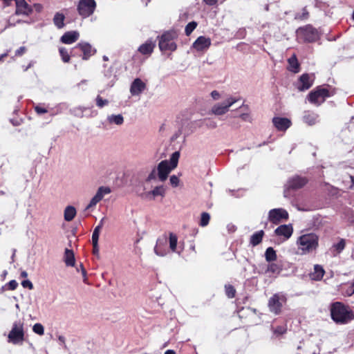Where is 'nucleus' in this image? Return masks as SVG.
Masks as SVG:
<instances>
[{
  "mask_svg": "<svg viewBox=\"0 0 354 354\" xmlns=\"http://www.w3.org/2000/svg\"><path fill=\"white\" fill-rule=\"evenodd\" d=\"M101 229H102L101 225H97L95 227V228L94 229L93 232L100 234V232Z\"/></svg>",
  "mask_w": 354,
  "mask_h": 354,
  "instance_id": "13d9d810",
  "label": "nucleus"
},
{
  "mask_svg": "<svg viewBox=\"0 0 354 354\" xmlns=\"http://www.w3.org/2000/svg\"><path fill=\"white\" fill-rule=\"evenodd\" d=\"M350 178H351V182H352V185H351V186L350 187L353 188L354 187V176H350Z\"/></svg>",
  "mask_w": 354,
  "mask_h": 354,
  "instance_id": "0e129e2a",
  "label": "nucleus"
},
{
  "mask_svg": "<svg viewBox=\"0 0 354 354\" xmlns=\"http://www.w3.org/2000/svg\"><path fill=\"white\" fill-rule=\"evenodd\" d=\"M204 2L209 5V6H213L216 3L217 0H203Z\"/></svg>",
  "mask_w": 354,
  "mask_h": 354,
  "instance_id": "6e6d98bb",
  "label": "nucleus"
},
{
  "mask_svg": "<svg viewBox=\"0 0 354 354\" xmlns=\"http://www.w3.org/2000/svg\"><path fill=\"white\" fill-rule=\"evenodd\" d=\"M156 46V43L153 41L151 39L147 40L145 44H142L138 49V50L142 54L145 55H150L153 48Z\"/></svg>",
  "mask_w": 354,
  "mask_h": 354,
  "instance_id": "4be33fe9",
  "label": "nucleus"
},
{
  "mask_svg": "<svg viewBox=\"0 0 354 354\" xmlns=\"http://www.w3.org/2000/svg\"><path fill=\"white\" fill-rule=\"evenodd\" d=\"M265 258L268 262L275 261L277 259L276 251L272 247L268 248L265 252Z\"/></svg>",
  "mask_w": 354,
  "mask_h": 354,
  "instance_id": "7c9ffc66",
  "label": "nucleus"
},
{
  "mask_svg": "<svg viewBox=\"0 0 354 354\" xmlns=\"http://www.w3.org/2000/svg\"><path fill=\"white\" fill-rule=\"evenodd\" d=\"M345 241L341 239L340 241L333 245L337 254H339L345 248Z\"/></svg>",
  "mask_w": 354,
  "mask_h": 354,
  "instance_id": "4c0bfd02",
  "label": "nucleus"
},
{
  "mask_svg": "<svg viewBox=\"0 0 354 354\" xmlns=\"http://www.w3.org/2000/svg\"><path fill=\"white\" fill-rule=\"evenodd\" d=\"M293 232L291 225H281L275 229L274 233L277 236H283L285 239H289Z\"/></svg>",
  "mask_w": 354,
  "mask_h": 354,
  "instance_id": "6ab92c4d",
  "label": "nucleus"
},
{
  "mask_svg": "<svg viewBox=\"0 0 354 354\" xmlns=\"http://www.w3.org/2000/svg\"><path fill=\"white\" fill-rule=\"evenodd\" d=\"M32 66V62H30L27 66H25L24 68V71H26L29 68H30Z\"/></svg>",
  "mask_w": 354,
  "mask_h": 354,
  "instance_id": "69168bd1",
  "label": "nucleus"
},
{
  "mask_svg": "<svg viewBox=\"0 0 354 354\" xmlns=\"http://www.w3.org/2000/svg\"><path fill=\"white\" fill-rule=\"evenodd\" d=\"M58 339L61 344L65 346V338L63 336H59Z\"/></svg>",
  "mask_w": 354,
  "mask_h": 354,
  "instance_id": "052dcab7",
  "label": "nucleus"
},
{
  "mask_svg": "<svg viewBox=\"0 0 354 354\" xmlns=\"http://www.w3.org/2000/svg\"><path fill=\"white\" fill-rule=\"evenodd\" d=\"M21 286L25 288H28L32 290L33 288V285L30 280H24L21 282Z\"/></svg>",
  "mask_w": 354,
  "mask_h": 354,
  "instance_id": "a18cd8bd",
  "label": "nucleus"
},
{
  "mask_svg": "<svg viewBox=\"0 0 354 354\" xmlns=\"http://www.w3.org/2000/svg\"><path fill=\"white\" fill-rule=\"evenodd\" d=\"M76 209L73 206H67L64 212V217L65 221H71L76 215Z\"/></svg>",
  "mask_w": 354,
  "mask_h": 354,
  "instance_id": "bb28decb",
  "label": "nucleus"
},
{
  "mask_svg": "<svg viewBox=\"0 0 354 354\" xmlns=\"http://www.w3.org/2000/svg\"><path fill=\"white\" fill-rule=\"evenodd\" d=\"M165 354H176L175 352L172 350H167Z\"/></svg>",
  "mask_w": 354,
  "mask_h": 354,
  "instance_id": "338daca9",
  "label": "nucleus"
},
{
  "mask_svg": "<svg viewBox=\"0 0 354 354\" xmlns=\"http://www.w3.org/2000/svg\"><path fill=\"white\" fill-rule=\"evenodd\" d=\"M32 330L35 333L39 335H43L44 334V328L39 323H37L33 326Z\"/></svg>",
  "mask_w": 354,
  "mask_h": 354,
  "instance_id": "c9c22d12",
  "label": "nucleus"
},
{
  "mask_svg": "<svg viewBox=\"0 0 354 354\" xmlns=\"http://www.w3.org/2000/svg\"><path fill=\"white\" fill-rule=\"evenodd\" d=\"M107 120L110 124L122 125L124 122V118L121 114L110 115L107 117Z\"/></svg>",
  "mask_w": 354,
  "mask_h": 354,
  "instance_id": "c756f323",
  "label": "nucleus"
},
{
  "mask_svg": "<svg viewBox=\"0 0 354 354\" xmlns=\"http://www.w3.org/2000/svg\"><path fill=\"white\" fill-rule=\"evenodd\" d=\"M93 253L94 254H98L99 252V248H98V243H97V245H93Z\"/></svg>",
  "mask_w": 354,
  "mask_h": 354,
  "instance_id": "bf43d9fd",
  "label": "nucleus"
},
{
  "mask_svg": "<svg viewBox=\"0 0 354 354\" xmlns=\"http://www.w3.org/2000/svg\"><path fill=\"white\" fill-rule=\"evenodd\" d=\"M330 310L331 318L336 324H346L354 319L353 311L342 302L333 303Z\"/></svg>",
  "mask_w": 354,
  "mask_h": 354,
  "instance_id": "f257e3e1",
  "label": "nucleus"
},
{
  "mask_svg": "<svg viewBox=\"0 0 354 354\" xmlns=\"http://www.w3.org/2000/svg\"><path fill=\"white\" fill-rule=\"evenodd\" d=\"M225 292L229 298H233L235 296V290L232 286H225Z\"/></svg>",
  "mask_w": 354,
  "mask_h": 354,
  "instance_id": "ea45409f",
  "label": "nucleus"
},
{
  "mask_svg": "<svg viewBox=\"0 0 354 354\" xmlns=\"http://www.w3.org/2000/svg\"><path fill=\"white\" fill-rule=\"evenodd\" d=\"M26 51V47L24 46H21L20 47L19 49H17L15 52V55L16 56H21L24 53H25V52Z\"/></svg>",
  "mask_w": 354,
  "mask_h": 354,
  "instance_id": "8fccbe9b",
  "label": "nucleus"
},
{
  "mask_svg": "<svg viewBox=\"0 0 354 354\" xmlns=\"http://www.w3.org/2000/svg\"><path fill=\"white\" fill-rule=\"evenodd\" d=\"M180 152L175 151L171 154L169 160H162L158 165V177L160 181H165L169 174L177 167Z\"/></svg>",
  "mask_w": 354,
  "mask_h": 354,
  "instance_id": "f03ea898",
  "label": "nucleus"
},
{
  "mask_svg": "<svg viewBox=\"0 0 354 354\" xmlns=\"http://www.w3.org/2000/svg\"><path fill=\"white\" fill-rule=\"evenodd\" d=\"M174 33L167 32L162 35L159 40V48L162 51H174L176 49V44L174 42Z\"/></svg>",
  "mask_w": 354,
  "mask_h": 354,
  "instance_id": "423d86ee",
  "label": "nucleus"
},
{
  "mask_svg": "<svg viewBox=\"0 0 354 354\" xmlns=\"http://www.w3.org/2000/svg\"><path fill=\"white\" fill-rule=\"evenodd\" d=\"M165 194V189L163 186H158L156 187L152 191L148 192V195H151L153 198H155L156 196H162L163 197Z\"/></svg>",
  "mask_w": 354,
  "mask_h": 354,
  "instance_id": "2f4dec72",
  "label": "nucleus"
},
{
  "mask_svg": "<svg viewBox=\"0 0 354 354\" xmlns=\"http://www.w3.org/2000/svg\"><path fill=\"white\" fill-rule=\"evenodd\" d=\"M95 100L96 104L99 108H102L109 104V101L107 100H103L100 95L97 96Z\"/></svg>",
  "mask_w": 354,
  "mask_h": 354,
  "instance_id": "58836bf2",
  "label": "nucleus"
},
{
  "mask_svg": "<svg viewBox=\"0 0 354 354\" xmlns=\"http://www.w3.org/2000/svg\"><path fill=\"white\" fill-rule=\"evenodd\" d=\"M205 124L209 129H215L217 127L216 122L207 119L205 120Z\"/></svg>",
  "mask_w": 354,
  "mask_h": 354,
  "instance_id": "c03bdc74",
  "label": "nucleus"
},
{
  "mask_svg": "<svg viewBox=\"0 0 354 354\" xmlns=\"http://www.w3.org/2000/svg\"><path fill=\"white\" fill-rule=\"evenodd\" d=\"M209 219H210V215L207 212H203L201 214L199 225L201 227L207 226L209 222Z\"/></svg>",
  "mask_w": 354,
  "mask_h": 354,
  "instance_id": "72a5a7b5",
  "label": "nucleus"
},
{
  "mask_svg": "<svg viewBox=\"0 0 354 354\" xmlns=\"http://www.w3.org/2000/svg\"><path fill=\"white\" fill-rule=\"evenodd\" d=\"M238 100L235 97H228L225 102L214 104L212 107L211 111L216 115H224L229 111L230 107H231Z\"/></svg>",
  "mask_w": 354,
  "mask_h": 354,
  "instance_id": "6e6552de",
  "label": "nucleus"
},
{
  "mask_svg": "<svg viewBox=\"0 0 354 354\" xmlns=\"http://www.w3.org/2000/svg\"><path fill=\"white\" fill-rule=\"evenodd\" d=\"M111 192L109 187H100L95 194V195L91 198L89 203L85 208V211L89 210L94 208L95 205L104 198L106 194H110Z\"/></svg>",
  "mask_w": 354,
  "mask_h": 354,
  "instance_id": "9b49d317",
  "label": "nucleus"
},
{
  "mask_svg": "<svg viewBox=\"0 0 354 354\" xmlns=\"http://www.w3.org/2000/svg\"><path fill=\"white\" fill-rule=\"evenodd\" d=\"M288 69L295 73L299 71V64L296 56L294 55L288 59Z\"/></svg>",
  "mask_w": 354,
  "mask_h": 354,
  "instance_id": "393cba45",
  "label": "nucleus"
},
{
  "mask_svg": "<svg viewBox=\"0 0 354 354\" xmlns=\"http://www.w3.org/2000/svg\"><path fill=\"white\" fill-rule=\"evenodd\" d=\"M264 232L263 230L258 231L253 234L250 237V243L253 246L259 245L261 241Z\"/></svg>",
  "mask_w": 354,
  "mask_h": 354,
  "instance_id": "c85d7f7f",
  "label": "nucleus"
},
{
  "mask_svg": "<svg viewBox=\"0 0 354 354\" xmlns=\"http://www.w3.org/2000/svg\"><path fill=\"white\" fill-rule=\"evenodd\" d=\"M80 37L79 32L76 30L65 32L61 37L60 41L65 44H71L75 42Z\"/></svg>",
  "mask_w": 354,
  "mask_h": 354,
  "instance_id": "f3484780",
  "label": "nucleus"
},
{
  "mask_svg": "<svg viewBox=\"0 0 354 354\" xmlns=\"http://www.w3.org/2000/svg\"><path fill=\"white\" fill-rule=\"evenodd\" d=\"M318 241L319 238L315 234L309 233L300 236L297 241V244L301 254H305L317 249Z\"/></svg>",
  "mask_w": 354,
  "mask_h": 354,
  "instance_id": "7ed1b4c3",
  "label": "nucleus"
},
{
  "mask_svg": "<svg viewBox=\"0 0 354 354\" xmlns=\"http://www.w3.org/2000/svg\"><path fill=\"white\" fill-rule=\"evenodd\" d=\"M197 24L195 21L189 22L185 27V34L189 35L193 30L196 28Z\"/></svg>",
  "mask_w": 354,
  "mask_h": 354,
  "instance_id": "e433bc0d",
  "label": "nucleus"
},
{
  "mask_svg": "<svg viewBox=\"0 0 354 354\" xmlns=\"http://www.w3.org/2000/svg\"><path fill=\"white\" fill-rule=\"evenodd\" d=\"M168 239L165 234L160 236L157 241L156 244L154 247V252L157 256L159 257H165L168 252L169 250L167 248Z\"/></svg>",
  "mask_w": 354,
  "mask_h": 354,
  "instance_id": "f8f14e48",
  "label": "nucleus"
},
{
  "mask_svg": "<svg viewBox=\"0 0 354 354\" xmlns=\"http://www.w3.org/2000/svg\"><path fill=\"white\" fill-rule=\"evenodd\" d=\"M8 55V53H4L0 55V61L2 60L3 57H6Z\"/></svg>",
  "mask_w": 354,
  "mask_h": 354,
  "instance_id": "774afa93",
  "label": "nucleus"
},
{
  "mask_svg": "<svg viewBox=\"0 0 354 354\" xmlns=\"http://www.w3.org/2000/svg\"><path fill=\"white\" fill-rule=\"evenodd\" d=\"M21 277L22 278H26V277H28V273H27V272H26V271H22V272H21Z\"/></svg>",
  "mask_w": 354,
  "mask_h": 354,
  "instance_id": "e2e57ef3",
  "label": "nucleus"
},
{
  "mask_svg": "<svg viewBox=\"0 0 354 354\" xmlns=\"http://www.w3.org/2000/svg\"><path fill=\"white\" fill-rule=\"evenodd\" d=\"M288 218V213L286 209L282 208L272 209L270 210L268 213V220L274 224H277L286 221Z\"/></svg>",
  "mask_w": 354,
  "mask_h": 354,
  "instance_id": "9d476101",
  "label": "nucleus"
},
{
  "mask_svg": "<svg viewBox=\"0 0 354 354\" xmlns=\"http://www.w3.org/2000/svg\"><path fill=\"white\" fill-rule=\"evenodd\" d=\"M156 176V171L155 169H153L151 171V172L150 173V174L149 175L147 180H151L155 179Z\"/></svg>",
  "mask_w": 354,
  "mask_h": 354,
  "instance_id": "864d4df0",
  "label": "nucleus"
},
{
  "mask_svg": "<svg viewBox=\"0 0 354 354\" xmlns=\"http://www.w3.org/2000/svg\"><path fill=\"white\" fill-rule=\"evenodd\" d=\"M211 45V39L204 36L198 37L193 43L192 47L197 51L207 50Z\"/></svg>",
  "mask_w": 354,
  "mask_h": 354,
  "instance_id": "4468645a",
  "label": "nucleus"
},
{
  "mask_svg": "<svg viewBox=\"0 0 354 354\" xmlns=\"http://www.w3.org/2000/svg\"><path fill=\"white\" fill-rule=\"evenodd\" d=\"M287 329L285 326H279L273 329V333L277 335H281L286 333Z\"/></svg>",
  "mask_w": 354,
  "mask_h": 354,
  "instance_id": "79ce46f5",
  "label": "nucleus"
},
{
  "mask_svg": "<svg viewBox=\"0 0 354 354\" xmlns=\"http://www.w3.org/2000/svg\"><path fill=\"white\" fill-rule=\"evenodd\" d=\"M239 117L243 121L250 122L252 121L251 116L250 115L249 113H242L240 115Z\"/></svg>",
  "mask_w": 354,
  "mask_h": 354,
  "instance_id": "de8ad7c7",
  "label": "nucleus"
},
{
  "mask_svg": "<svg viewBox=\"0 0 354 354\" xmlns=\"http://www.w3.org/2000/svg\"><path fill=\"white\" fill-rule=\"evenodd\" d=\"M65 16L64 14L60 12H56L53 17V23L55 26L60 29L64 26Z\"/></svg>",
  "mask_w": 354,
  "mask_h": 354,
  "instance_id": "cd10ccee",
  "label": "nucleus"
},
{
  "mask_svg": "<svg viewBox=\"0 0 354 354\" xmlns=\"http://www.w3.org/2000/svg\"><path fill=\"white\" fill-rule=\"evenodd\" d=\"M302 119L306 124L313 126L319 122V115L311 111H306Z\"/></svg>",
  "mask_w": 354,
  "mask_h": 354,
  "instance_id": "aec40b11",
  "label": "nucleus"
},
{
  "mask_svg": "<svg viewBox=\"0 0 354 354\" xmlns=\"http://www.w3.org/2000/svg\"><path fill=\"white\" fill-rule=\"evenodd\" d=\"M267 271L272 273H278L279 272V268L275 263H270L268 266Z\"/></svg>",
  "mask_w": 354,
  "mask_h": 354,
  "instance_id": "a19ab883",
  "label": "nucleus"
},
{
  "mask_svg": "<svg viewBox=\"0 0 354 354\" xmlns=\"http://www.w3.org/2000/svg\"><path fill=\"white\" fill-rule=\"evenodd\" d=\"M170 183L173 187H177L179 184V178L178 176L173 175L170 177Z\"/></svg>",
  "mask_w": 354,
  "mask_h": 354,
  "instance_id": "37998d69",
  "label": "nucleus"
},
{
  "mask_svg": "<svg viewBox=\"0 0 354 354\" xmlns=\"http://www.w3.org/2000/svg\"><path fill=\"white\" fill-rule=\"evenodd\" d=\"M76 48H79L83 52L82 59L84 60L88 59L96 52V50L93 48L91 45L87 42H80Z\"/></svg>",
  "mask_w": 354,
  "mask_h": 354,
  "instance_id": "dca6fc26",
  "label": "nucleus"
},
{
  "mask_svg": "<svg viewBox=\"0 0 354 354\" xmlns=\"http://www.w3.org/2000/svg\"><path fill=\"white\" fill-rule=\"evenodd\" d=\"M95 6L94 0H80L77 6V10L82 17H87L93 13Z\"/></svg>",
  "mask_w": 354,
  "mask_h": 354,
  "instance_id": "1a4fd4ad",
  "label": "nucleus"
},
{
  "mask_svg": "<svg viewBox=\"0 0 354 354\" xmlns=\"http://www.w3.org/2000/svg\"><path fill=\"white\" fill-rule=\"evenodd\" d=\"M347 293L348 295H352L354 294V282L351 284V286L348 289Z\"/></svg>",
  "mask_w": 354,
  "mask_h": 354,
  "instance_id": "5fc2aeb1",
  "label": "nucleus"
},
{
  "mask_svg": "<svg viewBox=\"0 0 354 354\" xmlns=\"http://www.w3.org/2000/svg\"><path fill=\"white\" fill-rule=\"evenodd\" d=\"M8 342L14 344H18L23 342L24 338L23 323L16 322L13 324L11 330L8 334Z\"/></svg>",
  "mask_w": 354,
  "mask_h": 354,
  "instance_id": "20e7f679",
  "label": "nucleus"
},
{
  "mask_svg": "<svg viewBox=\"0 0 354 354\" xmlns=\"http://www.w3.org/2000/svg\"><path fill=\"white\" fill-rule=\"evenodd\" d=\"M313 79L308 74H303L297 82V87L300 91L308 90L313 85Z\"/></svg>",
  "mask_w": 354,
  "mask_h": 354,
  "instance_id": "2eb2a0df",
  "label": "nucleus"
},
{
  "mask_svg": "<svg viewBox=\"0 0 354 354\" xmlns=\"http://www.w3.org/2000/svg\"><path fill=\"white\" fill-rule=\"evenodd\" d=\"M169 248L174 252H176L178 238L174 233L169 234Z\"/></svg>",
  "mask_w": 354,
  "mask_h": 354,
  "instance_id": "473e14b6",
  "label": "nucleus"
},
{
  "mask_svg": "<svg viewBox=\"0 0 354 354\" xmlns=\"http://www.w3.org/2000/svg\"><path fill=\"white\" fill-rule=\"evenodd\" d=\"M8 288L10 290H15L18 286V283L17 282L15 281V280H11L9 283H8Z\"/></svg>",
  "mask_w": 354,
  "mask_h": 354,
  "instance_id": "09e8293b",
  "label": "nucleus"
},
{
  "mask_svg": "<svg viewBox=\"0 0 354 354\" xmlns=\"http://www.w3.org/2000/svg\"><path fill=\"white\" fill-rule=\"evenodd\" d=\"M35 110L37 114H43L48 112L46 109L41 107L38 105L35 106Z\"/></svg>",
  "mask_w": 354,
  "mask_h": 354,
  "instance_id": "49530a36",
  "label": "nucleus"
},
{
  "mask_svg": "<svg viewBox=\"0 0 354 354\" xmlns=\"http://www.w3.org/2000/svg\"><path fill=\"white\" fill-rule=\"evenodd\" d=\"M274 127L279 131H286L290 127L291 122L286 118L275 117L272 119Z\"/></svg>",
  "mask_w": 354,
  "mask_h": 354,
  "instance_id": "a211bd4d",
  "label": "nucleus"
},
{
  "mask_svg": "<svg viewBox=\"0 0 354 354\" xmlns=\"http://www.w3.org/2000/svg\"><path fill=\"white\" fill-rule=\"evenodd\" d=\"M329 96L328 90L326 88L319 86L317 87L315 91H313L308 94V99L311 104L319 106Z\"/></svg>",
  "mask_w": 354,
  "mask_h": 354,
  "instance_id": "39448f33",
  "label": "nucleus"
},
{
  "mask_svg": "<svg viewBox=\"0 0 354 354\" xmlns=\"http://www.w3.org/2000/svg\"><path fill=\"white\" fill-rule=\"evenodd\" d=\"M211 96L214 100H218L220 98V93L217 91H213L211 93Z\"/></svg>",
  "mask_w": 354,
  "mask_h": 354,
  "instance_id": "603ef678",
  "label": "nucleus"
},
{
  "mask_svg": "<svg viewBox=\"0 0 354 354\" xmlns=\"http://www.w3.org/2000/svg\"><path fill=\"white\" fill-rule=\"evenodd\" d=\"M286 298L283 294L277 293L272 296L268 301V308L270 312L278 315L281 313L283 303H285Z\"/></svg>",
  "mask_w": 354,
  "mask_h": 354,
  "instance_id": "0eeeda50",
  "label": "nucleus"
},
{
  "mask_svg": "<svg viewBox=\"0 0 354 354\" xmlns=\"http://www.w3.org/2000/svg\"><path fill=\"white\" fill-rule=\"evenodd\" d=\"M59 51L62 61L64 62H68L70 61V55H68L67 50L65 48L62 47L59 48Z\"/></svg>",
  "mask_w": 354,
  "mask_h": 354,
  "instance_id": "f704fd0d",
  "label": "nucleus"
},
{
  "mask_svg": "<svg viewBox=\"0 0 354 354\" xmlns=\"http://www.w3.org/2000/svg\"><path fill=\"white\" fill-rule=\"evenodd\" d=\"M304 36L306 41L308 42L315 41L318 37V33L316 29L311 26H307L304 29Z\"/></svg>",
  "mask_w": 354,
  "mask_h": 354,
  "instance_id": "5701e85b",
  "label": "nucleus"
},
{
  "mask_svg": "<svg viewBox=\"0 0 354 354\" xmlns=\"http://www.w3.org/2000/svg\"><path fill=\"white\" fill-rule=\"evenodd\" d=\"M147 88L146 84L140 78H136L130 86V93L133 96L140 95Z\"/></svg>",
  "mask_w": 354,
  "mask_h": 354,
  "instance_id": "ddd939ff",
  "label": "nucleus"
},
{
  "mask_svg": "<svg viewBox=\"0 0 354 354\" xmlns=\"http://www.w3.org/2000/svg\"><path fill=\"white\" fill-rule=\"evenodd\" d=\"M81 267H82V275H83V277L84 278V281L86 282V272L85 269L82 267V266H81Z\"/></svg>",
  "mask_w": 354,
  "mask_h": 354,
  "instance_id": "680f3d73",
  "label": "nucleus"
},
{
  "mask_svg": "<svg viewBox=\"0 0 354 354\" xmlns=\"http://www.w3.org/2000/svg\"><path fill=\"white\" fill-rule=\"evenodd\" d=\"M324 273V270L321 266L315 265L314 272L310 273V277L312 280L319 281L323 278Z\"/></svg>",
  "mask_w": 354,
  "mask_h": 354,
  "instance_id": "b1692460",
  "label": "nucleus"
},
{
  "mask_svg": "<svg viewBox=\"0 0 354 354\" xmlns=\"http://www.w3.org/2000/svg\"><path fill=\"white\" fill-rule=\"evenodd\" d=\"M307 183V180L305 178L300 176H295L290 178L288 181V188L293 189H300L304 187Z\"/></svg>",
  "mask_w": 354,
  "mask_h": 354,
  "instance_id": "412c9836",
  "label": "nucleus"
},
{
  "mask_svg": "<svg viewBox=\"0 0 354 354\" xmlns=\"http://www.w3.org/2000/svg\"><path fill=\"white\" fill-rule=\"evenodd\" d=\"M64 262L68 266H74L75 260L74 253L71 250L66 249L64 252Z\"/></svg>",
  "mask_w": 354,
  "mask_h": 354,
  "instance_id": "a878e982",
  "label": "nucleus"
},
{
  "mask_svg": "<svg viewBox=\"0 0 354 354\" xmlns=\"http://www.w3.org/2000/svg\"><path fill=\"white\" fill-rule=\"evenodd\" d=\"M100 234L93 232L92 234V243L93 245H96L97 243H98Z\"/></svg>",
  "mask_w": 354,
  "mask_h": 354,
  "instance_id": "3c124183",
  "label": "nucleus"
},
{
  "mask_svg": "<svg viewBox=\"0 0 354 354\" xmlns=\"http://www.w3.org/2000/svg\"><path fill=\"white\" fill-rule=\"evenodd\" d=\"M101 229H102L101 225H97L95 227V228L94 229L93 232L100 234V232Z\"/></svg>",
  "mask_w": 354,
  "mask_h": 354,
  "instance_id": "4d7b16f0",
  "label": "nucleus"
}]
</instances>
